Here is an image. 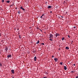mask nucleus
Listing matches in <instances>:
<instances>
[{"label": "nucleus", "mask_w": 78, "mask_h": 78, "mask_svg": "<svg viewBox=\"0 0 78 78\" xmlns=\"http://www.w3.org/2000/svg\"><path fill=\"white\" fill-rule=\"evenodd\" d=\"M48 37L49 38H50V41H53V40H52V39H53V34H49V35L48 36Z\"/></svg>", "instance_id": "f257e3e1"}, {"label": "nucleus", "mask_w": 78, "mask_h": 78, "mask_svg": "<svg viewBox=\"0 0 78 78\" xmlns=\"http://www.w3.org/2000/svg\"><path fill=\"white\" fill-rule=\"evenodd\" d=\"M60 36V35L58 33H56L55 34V36L57 37V36Z\"/></svg>", "instance_id": "f03ea898"}, {"label": "nucleus", "mask_w": 78, "mask_h": 78, "mask_svg": "<svg viewBox=\"0 0 78 78\" xmlns=\"http://www.w3.org/2000/svg\"><path fill=\"white\" fill-rule=\"evenodd\" d=\"M11 72L13 74H14V70L13 69H12L11 70Z\"/></svg>", "instance_id": "7ed1b4c3"}, {"label": "nucleus", "mask_w": 78, "mask_h": 78, "mask_svg": "<svg viewBox=\"0 0 78 78\" xmlns=\"http://www.w3.org/2000/svg\"><path fill=\"white\" fill-rule=\"evenodd\" d=\"M11 55L9 54L7 56V58H11Z\"/></svg>", "instance_id": "20e7f679"}, {"label": "nucleus", "mask_w": 78, "mask_h": 78, "mask_svg": "<svg viewBox=\"0 0 78 78\" xmlns=\"http://www.w3.org/2000/svg\"><path fill=\"white\" fill-rule=\"evenodd\" d=\"M54 59L55 62H57V61L58 60V59L57 58H55Z\"/></svg>", "instance_id": "39448f33"}, {"label": "nucleus", "mask_w": 78, "mask_h": 78, "mask_svg": "<svg viewBox=\"0 0 78 78\" xmlns=\"http://www.w3.org/2000/svg\"><path fill=\"white\" fill-rule=\"evenodd\" d=\"M37 59V57L35 56L34 58V61H36V59Z\"/></svg>", "instance_id": "423d86ee"}, {"label": "nucleus", "mask_w": 78, "mask_h": 78, "mask_svg": "<svg viewBox=\"0 0 78 78\" xmlns=\"http://www.w3.org/2000/svg\"><path fill=\"white\" fill-rule=\"evenodd\" d=\"M8 47H6L5 49V50L6 51H8Z\"/></svg>", "instance_id": "0eeeda50"}, {"label": "nucleus", "mask_w": 78, "mask_h": 78, "mask_svg": "<svg viewBox=\"0 0 78 78\" xmlns=\"http://www.w3.org/2000/svg\"><path fill=\"white\" fill-rule=\"evenodd\" d=\"M39 40H38L37 42L36 43V44H38L39 43Z\"/></svg>", "instance_id": "6e6552de"}, {"label": "nucleus", "mask_w": 78, "mask_h": 78, "mask_svg": "<svg viewBox=\"0 0 78 78\" xmlns=\"http://www.w3.org/2000/svg\"><path fill=\"white\" fill-rule=\"evenodd\" d=\"M66 48L67 50H69V47H66Z\"/></svg>", "instance_id": "1a4fd4ad"}, {"label": "nucleus", "mask_w": 78, "mask_h": 78, "mask_svg": "<svg viewBox=\"0 0 78 78\" xmlns=\"http://www.w3.org/2000/svg\"><path fill=\"white\" fill-rule=\"evenodd\" d=\"M64 68L65 70H67V67H66V66H65L64 67Z\"/></svg>", "instance_id": "9d476101"}, {"label": "nucleus", "mask_w": 78, "mask_h": 78, "mask_svg": "<svg viewBox=\"0 0 78 78\" xmlns=\"http://www.w3.org/2000/svg\"><path fill=\"white\" fill-rule=\"evenodd\" d=\"M51 6H49L48 7V8H51Z\"/></svg>", "instance_id": "9b49d317"}, {"label": "nucleus", "mask_w": 78, "mask_h": 78, "mask_svg": "<svg viewBox=\"0 0 78 78\" xmlns=\"http://www.w3.org/2000/svg\"><path fill=\"white\" fill-rule=\"evenodd\" d=\"M9 2H10V1L9 0L7 1H6L7 3H9Z\"/></svg>", "instance_id": "f8f14e48"}, {"label": "nucleus", "mask_w": 78, "mask_h": 78, "mask_svg": "<svg viewBox=\"0 0 78 78\" xmlns=\"http://www.w3.org/2000/svg\"><path fill=\"white\" fill-rule=\"evenodd\" d=\"M13 5H14V4H12V5H10V6H12Z\"/></svg>", "instance_id": "ddd939ff"}, {"label": "nucleus", "mask_w": 78, "mask_h": 78, "mask_svg": "<svg viewBox=\"0 0 78 78\" xmlns=\"http://www.w3.org/2000/svg\"><path fill=\"white\" fill-rule=\"evenodd\" d=\"M63 63L62 62H60V65H62V63Z\"/></svg>", "instance_id": "4468645a"}, {"label": "nucleus", "mask_w": 78, "mask_h": 78, "mask_svg": "<svg viewBox=\"0 0 78 78\" xmlns=\"http://www.w3.org/2000/svg\"><path fill=\"white\" fill-rule=\"evenodd\" d=\"M0 66H1V67H2V63H0Z\"/></svg>", "instance_id": "2eb2a0df"}, {"label": "nucleus", "mask_w": 78, "mask_h": 78, "mask_svg": "<svg viewBox=\"0 0 78 78\" xmlns=\"http://www.w3.org/2000/svg\"><path fill=\"white\" fill-rule=\"evenodd\" d=\"M19 37L20 39H21V36H20V35H19Z\"/></svg>", "instance_id": "dca6fc26"}, {"label": "nucleus", "mask_w": 78, "mask_h": 78, "mask_svg": "<svg viewBox=\"0 0 78 78\" xmlns=\"http://www.w3.org/2000/svg\"><path fill=\"white\" fill-rule=\"evenodd\" d=\"M21 13V12H20H20H18V14H20V13Z\"/></svg>", "instance_id": "f3484780"}, {"label": "nucleus", "mask_w": 78, "mask_h": 78, "mask_svg": "<svg viewBox=\"0 0 78 78\" xmlns=\"http://www.w3.org/2000/svg\"><path fill=\"white\" fill-rule=\"evenodd\" d=\"M23 9V7L22 6H21L20 7V9Z\"/></svg>", "instance_id": "a211bd4d"}, {"label": "nucleus", "mask_w": 78, "mask_h": 78, "mask_svg": "<svg viewBox=\"0 0 78 78\" xmlns=\"http://www.w3.org/2000/svg\"><path fill=\"white\" fill-rule=\"evenodd\" d=\"M2 3H3L4 2V0H2Z\"/></svg>", "instance_id": "6ab92c4d"}, {"label": "nucleus", "mask_w": 78, "mask_h": 78, "mask_svg": "<svg viewBox=\"0 0 78 78\" xmlns=\"http://www.w3.org/2000/svg\"><path fill=\"white\" fill-rule=\"evenodd\" d=\"M45 16V14H42L41 16Z\"/></svg>", "instance_id": "aec40b11"}, {"label": "nucleus", "mask_w": 78, "mask_h": 78, "mask_svg": "<svg viewBox=\"0 0 78 78\" xmlns=\"http://www.w3.org/2000/svg\"><path fill=\"white\" fill-rule=\"evenodd\" d=\"M41 44V45H44V43H42Z\"/></svg>", "instance_id": "412c9836"}, {"label": "nucleus", "mask_w": 78, "mask_h": 78, "mask_svg": "<svg viewBox=\"0 0 78 78\" xmlns=\"http://www.w3.org/2000/svg\"><path fill=\"white\" fill-rule=\"evenodd\" d=\"M64 38L63 37L62 39V41H64Z\"/></svg>", "instance_id": "4be33fe9"}, {"label": "nucleus", "mask_w": 78, "mask_h": 78, "mask_svg": "<svg viewBox=\"0 0 78 78\" xmlns=\"http://www.w3.org/2000/svg\"><path fill=\"white\" fill-rule=\"evenodd\" d=\"M22 9H23V11H25V9H24L23 8Z\"/></svg>", "instance_id": "5701e85b"}, {"label": "nucleus", "mask_w": 78, "mask_h": 78, "mask_svg": "<svg viewBox=\"0 0 78 78\" xmlns=\"http://www.w3.org/2000/svg\"><path fill=\"white\" fill-rule=\"evenodd\" d=\"M71 44H72V43H73V41H71Z\"/></svg>", "instance_id": "b1692460"}, {"label": "nucleus", "mask_w": 78, "mask_h": 78, "mask_svg": "<svg viewBox=\"0 0 78 78\" xmlns=\"http://www.w3.org/2000/svg\"><path fill=\"white\" fill-rule=\"evenodd\" d=\"M68 37H69L70 38V36L69 35H68Z\"/></svg>", "instance_id": "393cba45"}, {"label": "nucleus", "mask_w": 78, "mask_h": 78, "mask_svg": "<svg viewBox=\"0 0 78 78\" xmlns=\"http://www.w3.org/2000/svg\"><path fill=\"white\" fill-rule=\"evenodd\" d=\"M52 58H54V56L52 55Z\"/></svg>", "instance_id": "a878e982"}, {"label": "nucleus", "mask_w": 78, "mask_h": 78, "mask_svg": "<svg viewBox=\"0 0 78 78\" xmlns=\"http://www.w3.org/2000/svg\"><path fill=\"white\" fill-rule=\"evenodd\" d=\"M76 78H78V76H77L76 77Z\"/></svg>", "instance_id": "bb28decb"}, {"label": "nucleus", "mask_w": 78, "mask_h": 78, "mask_svg": "<svg viewBox=\"0 0 78 78\" xmlns=\"http://www.w3.org/2000/svg\"><path fill=\"white\" fill-rule=\"evenodd\" d=\"M76 28V27L74 26V28Z\"/></svg>", "instance_id": "cd10ccee"}, {"label": "nucleus", "mask_w": 78, "mask_h": 78, "mask_svg": "<svg viewBox=\"0 0 78 78\" xmlns=\"http://www.w3.org/2000/svg\"><path fill=\"white\" fill-rule=\"evenodd\" d=\"M61 17H62V18H63V16H61Z\"/></svg>", "instance_id": "c85d7f7f"}, {"label": "nucleus", "mask_w": 78, "mask_h": 78, "mask_svg": "<svg viewBox=\"0 0 78 78\" xmlns=\"http://www.w3.org/2000/svg\"><path fill=\"white\" fill-rule=\"evenodd\" d=\"M40 18H42V16H41L40 17Z\"/></svg>", "instance_id": "c756f323"}, {"label": "nucleus", "mask_w": 78, "mask_h": 78, "mask_svg": "<svg viewBox=\"0 0 78 78\" xmlns=\"http://www.w3.org/2000/svg\"><path fill=\"white\" fill-rule=\"evenodd\" d=\"M1 35H2V34H1V33H0V37L1 36Z\"/></svg>", "instance_id": "7c9ffc66"}, {"label": "nucleus", "mask_w": 78, "mask_h": 78, "mask_svg": "<svg viewBox=\"0 0 78 78\" xmlns=\"http://www.w3.org/2000/svg\"><path fill=\"white\" fill-rule=\"evenodd\" d=\"M37 30H38V29H39V28H38V27H37Z\"/></svg>", "instance_id": "2f4dec72"}, {"label": "nucleus", "mask_w": 78, "mask_h": 78, "mask_svg": "<svg viewBox=\"0 0 78 78\" xmlns=\"http://www.w3.org/2000/svg\"><path fill=\"white\" fill-rule=\"evenodd\" d=\"M73 66H75V64H73Z\"/></svg>", "instance_id": "473e14b6"}, {"label": "nucleus", "mask_w": 78, "mask_h": 78, "mask_svg": "<svg viewBox=\"0 0 78 78\" xmlns=\"http://www.w3.org/2000/svg\"><path fill=\"white\" fill-rule=\"evenodd\" d=\"M40 31H41V32H42V30H40Z\"/></svg>", "instance_id": "72a5a7b5"}, {"label": "nucleus", "mask_w": 78, "mask_h": 78, "mask_svg": "<svg viewBox=\"0 0 78 78\" xmlns=\"http://www.w3.org/2000/svg\"><path fill=\"white\" fill-rule=\"evenodd\" d=\"M52 13V12L51 11V12H50V13Z\"/></svg>", "instance_id": "f704fd0d"}, {"label": "nucleus", "mask_w": 78, "mask_h": 78, "mask_svg": "<svg viewBox=\"0 0 78 78\" xmlns=\"http://www.w3.org/2000/svg\"><path fill=\"white\" fill-rule=\"evenodd\" d=\"M17 30H19V29H18Z\"/></svg>", "instance_id": "c9c22d12"}, {"label": "nucleus", "mask_w": 78, "mask_h": 78, "mask_svg": "<svg viewBox=\"0 0 78 78\" xmlns=\"http://www.w3.org/2000/svg\"><path fill=\"white\" fill-rule=\"evenodd\" d=\"M43 78H45V77H44Z\"/></svg>", "instance_id": "e433bc0d"}, {"label": "nucleus", "mask_w": 78, "mask_h": 78, "mask_svg": "<svg viewBox=\"0 0 78 78\" xmlns=\"http://www.w3.org/2000/svg\"><path fill=\"white\" fill-rule=\"evenodd\" d=\"M12 78H14L13 77Z\"/></svg>", "instance_id": "4c0bfd02"}, {"label": "nucleus", "mask_w": 78, "mask_h": 78, "mask_svg": "<svg viewBox=\"0 0 78 78\" xmlns=\"http://www.w3.org/2000/svg\"><path fill=\"white\" fill-rule=\"evenodd\" d=\"M31 28V27H29V28Z\"/></svg>", "instance_id": "58836bf2"}, {"label": "nucleus", "mask_w": 78, "mask_h": 78, "mask_svg": "<svg viewBox=\"0 0 78 78\" xmlns=\"http://www.w3.org/2000/svg\"><path fill=\"white\" fill-rule=\"evenodd\" d=\"M0 53H1V52H0Z\"/></svg>", "instance_id": "ea45409f"}, {"label": "nucleus", "mask_w": 78, "mask_h": 78, "mask_svg": "<svg viewBox=\"0 0 78 78\" xmlns=\"http://www.w3.org/2000/svg\"><path fill=\"white\" fill-rule=\"evenodd\" d=\"M73 71H72V72H73Z\"/></svg>", "instance_id": "a19ab883"}]
</instances>
